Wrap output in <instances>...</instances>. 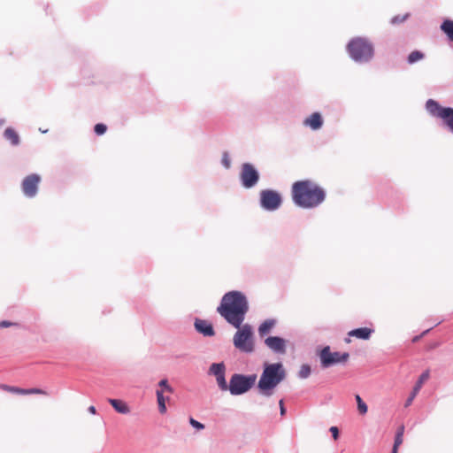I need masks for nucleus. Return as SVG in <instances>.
Segmentation results:
<instances>
[{
    "mask_svg": "<svg viewBox=\"0 0 453 453\" xmlns=\"http://www.w3.org/2000/svg\"><path fill=\"white\" fill-rule=\"evenodd\" d=\"M265 345L276 353L284 354L286 352V342L278 336L267 337L265 341Z\"/></svg>",
    "mask_w": 453,
    "mask_h": 453,
    "instance_id": "f8f14e48",
    "label": "nucleus"
},
{
    "mask_svg": "<svg viewBox=\"0 0 453 453\" xmlns=\"http://www.w3.org/2000/svg\"><path fill=\"white\" fill-rule=\"evenodd\" d=\"M426 109L427 111L434 116L438 117L441 119V114L443 110H445L447 107H441L436 101L433 99H429L426 102Z\"/></svg>",
    "mask_w": 453,
    "mask_h": 453,
    "instance_id": "f3484780",
    "label": "nucleus"
},
{
    "mask_svg": "<svg viewBox=\"0 0 453 453\" xmlns=\"http://www.w3.org/2000/svg\"><path fill=\"white\" fill-rule=\"evenodd\" d=\"M275 326L274 319L265 320L258 327V333L261 336L268 334L271 329Z\"/></svg>",
    "mask_w": 453,
    "mask_h": 453,
    "instance_id": "412c9836",
    "label": "nucleus"
},
{
    "mask_svg": "<svg viewBox=\"0 0 453 453\" xmlns=\"http://www.w3.org/2000/svg\"><path fill=\"white\" fill-rule=\"evenodd\" d=\"M311 366L309 365H303L300 368L298 375L301 379H306L311 374Z\"/></svg>",
    "mask_w": 453,
    "mask_h": 453,
    "instance_id": "cd10ccee",
    "label": "nucleus"
},
{
    "mask_svg": "<svg viewBox=\"0 0 453 453\" xmlns=\"http://www.w3.org/2000/svg\"><path fill=\"white\" fill-rule=\"evenodd\" d=\"M164 394V390H157V401L159 412L161 414H165L166 412L165 402L169 400V396H165Z\"/></svg>",
    "mask_w": 453,
    "mask_h": 453,
    "instance_id": "6ab92c4d",
    "label": "nucleus"
},
{
    "mask_svg": "<svg viewBox=\"0 0 453 453\" xmlns=\"http://www.w3.org/2000/svg\"><path fill=\"white\" fill-rule=\"evenodd\" d=\"M252 336L253 332L250 325L240 326L233 338L234 347L242 352H252L254 350Z\"/></svg>",
    "mask_w": 453,
    "mask_h": 453,
    "instance_id": "39448f33",
    "label": "nucleus"
},
{
    "mask_svg": "<svg viewBox=\"0 0 453 453\" xmlns=\"http://www.w3.org/2000/svg\"><path fill=\"white\" fill-rule=\"evenodd\" d=\"M321 365L326 368L338 363L346 362L349 358L348 353L331 352L330 348L325 347L319 355Z\"/></svg>",
    "mask_w": 453,
    "mask_h": 453,
    "instance_id": "1a4fd4ad",
    "label": "nucleus"
},
{
    "mask_svg": "<svg viewBox=\"0 0 453 453\" xmlns=\"http://www.w3.org/2000/svg\"><path fill=\"white\" fill-rule=\"evenodd\" d=\"M405 19V17H400V16H395L392 19V23L393 24H397V23H400V22H403V20Z\"/></svg>",
    "mask_w": 453,
    "mask_h": 453,
    "instance_id": "e433bc0d",
    "label": "nucleus"
},
{
    "mask_svg": "<svg viewBox=\"0 0 453 453\" xmlns=\"http://www.w3.org/2000/svg\"><path fill=\"white\" fill-rule=\"evenodd\" d=\"M403 433H404V426H400L397 429L396 435L403 436Z\"/></svg>",
    "mask_w": 453,
    "mask_h": 453,
    "instance_id": "58836bf2",
    "label": "nucleus"
},
{
    "mask_svg": "<svg viewBox=\"0 0 453 453\" xmlns=\"http://www.w3.org/2000/svg\"><path fill=\"white\" fill-rule=\"evenodd\" d=\"M303 124L310 127L313 130H317L322 127L323 119L319 112H314L304 119Z\"/></svg>",
    "mask_w": 453,
    "mask_h": 453,
    "instance_id": "4468645a",
    "label": "nucleus"
},
{
    "mask_svg": "<svg viewBox=\"0 0 453 453\" xmlns=\"http://www.w3.org/2000/svg\"><path fill=\"white\" fill-rule=\"evenodd\" d=\"M41 177L36 173L27 175L22 181L21 188L24 195L27 197H34L38 189Z\"/></svg>",
    "mask_w": 453,
    "mask_h": 453,
    "instance_id": "9d476101",
    "label": "nucleus"
},
{
    "mask_svg": "<svg viewBox=\"0 0 453 453\" xmlns=\"http://www.w3.org/2000/svg\"><path fill=\"white\" fill-rule=\"evenodd\" d=\"M424 58V54L418 50H414L411 52V54L408 56V62L409 64H414L421 59Z\"/></svg>",
    "mask_w": 453,
    "mask_h": 453,
    "instance_id": "393cba45",
    "label": "nucleus"
},
{
    "mask_svg": "<svg viewBox=\"0 0 453 453\" xmlns=\"http://www.w3.org/2000/svg\"><path fill=\"white\" fill-rule=\"evenodd\" d=\"M441 29L447 35L450 41H453V20H444L441 25Z\"/></svg>",
    "mask_w": 453,
    "mask_h": 453,
    "instance_id": "4be33fe9",
    "label": "nucleus"
},
{
    "mask_svg": "<svg viewBox=\"0 0 453 453\" xmlns=\"http://www.w3.org/2000/svg\"><path fill=\"white\" fill-rule=\"evenodd\" d=\"M257 375H242L234 373L229 380V391L233 395H242L248 392L255 384Z\"/></svg>",
    "mask_w": 453,
    "mask_h": 453,
    "instance_id": "423d86ee",
    "label": "nucleus"
},
{
    "mask_svg": "<svg viewBox=\"0 0 453 453\" xmlns=\"http://www.w3.org/2000/svg\"><path fill=\"white\" fill-rule=\"evenodd\" d=\"M222 165L226 167V168H229L230 165H231V161H230V158H229V156H228V153L227 152H224L223 153V156H222Z\"/></svg>",
    "mask_w": 453,
    "mask_h": 453,
    "instance_id": "2f4dec72",
    "label": "nucleus"
},
{
    "mask_svg": "<svg viewBox=\"0 0 453 453\" xmlns=\"http://www.w3.org/2000/svg\"><path fill=\"white\" fill-rule=\"evenodd\" d=\"M441 119L444 126L453 133V108L448 107L441 111Z\"/></svg>",
    "mask_w": 453,
    "mask_h": 453,
    "instance_id": "dca6fc26",
    "label": "nucleus"
},
{
    "mask_svg": "<svg viewBox=\"0 0 453 453\" xmlns=\"http://www.w3.org/2000/svg\"><path fill=\"white\" fill-rule=\"evenodd\" d=\"M0 389L17 395H47V393L41 388H20L18 387L9 386L6 384H0Z\"/></svg>",
    "mask_w": 453,
    "mask_h": 453,
    "instance_id": "9b49d317",
    "label": "nucleus"
},
{
    "mask_svg": "<svg viewBox=\"0 0 453 453\" xmlns=\"http://www.w3.org/2000/svg\"><path fill=\"white\" fill-rule=\"evenodd\" d=\"M348 51L356 61H368L373 55L370 42L362 38H355L348 44Z\"/></svg>",
    "mask_w": 453,
    "mask_h": 453,
    "instance_id": "20e7f679",
    "label": "nucleus"
},
{
    "mask_svg": "<svg viewBox=\"0 0 453 453\" xmlns=\"http://www.w3.org/2000/svg\"><path fill=\"white\" fill-rule=\"evenodd\" d=\"M240 179L244 188H250L257 183L259 173L253 165L244 163L242 165Z\"/></svg>",
    "mask_w": 453,
    "mask_h": 453,
    "instance_id": "6e6552de",
    "label": "nucleus"
},
{
    "mask_svg": "<svg viewBox=\"0 0 453 453\" xmlns=\"http://www.w3.org/2000/svg\"><path fill=\"white\" fill-rule=\"evenodd\" d=\"M418 393H415L414 390H412V393L411 394V395L409 396V398L407 399L406 401V403H405V406H409L411 404L413 399L415 398V396L417 395Z\"/></svg>",
    "mask_w": 453,
    "mask_h": 453,
    "instance_id": "c9c22d12",
    "label": "nucleus"
},
{
    "mask_svg": "<svg viewBox=\"0 0 453 453\" xmlns=\"http://www.w3.org/2000/svg\"><path fill=\"white\" fill-rule=\"evenodd\" d=\"M285 377L286 371L281 363L265 364L257 387L263 395L270 396L274 388H276Z\"/></svg>",
    "mask_w": 453,
    "mask_h": 453,
    "instance_id": "7ed1b4c3",
    "label": "nucleus"
},
{
    "mask_svg": "<svg viewBox=\"0 0 453 453\" xmlns=\"http://www.w3.org/2000/svg\"><path fill=\"white\" fill-rule=\"evenodd\" d=\"M291 197L296 205L313 209L325 201L326 191L311 180H297L292 184Z\"/></svg>",
    "mask_w": 453,
    "mask_h": 453,
    "instance_id": "f03ea898",
    "label": "nucleus"
},
{
    "mask_svg": "<svg viewBox=\"0 0 453 453\" xmlns=\"http://www.w3.org/2000/svg\"><path fill=\"white\" fill-rule=\"evenodd\" d=\"M217 383L222 391L229 390V384L226 383L225 374L216 377Z\"/></svg>",
    "mask_w": 453,
    "mask_h": 453,
    "instance_id": "a878e982",
    "label": "nucleus"
},
{
    "mask_svg": "<svg viewBox=\"0 0 453 453\" xmlns=\"http://www.w3.org/2000/svg\"><path fill=\"white\" fill-rule=\"evenodd\" d=\"M88 411L94 415L96 413V410L95 406H93V405L88 407Z\"/></svg>",
    "mask_w": 453,
    "mask_h": 453,
    "instance_id": "ea45409f",
    "label": "nucleus"
},
{
    "mask_svg": "<svg viewBox=\"0 0 453 453\" xmlns=\"http://www.w3.org/2000/svg\"><path fill=\"white\" fill-rule=\"evenodd\" d=\"M403 436L395 434V443H394L393 448L398 449L399 446L403 443Z\"/></svg>",
    "mask_w": 453,
    "mask_h": 453,
    "instance_id": "473e14b6",
    "label": "nucleus"
},
{
    "mask_svg": "<svg viewBox=\"0 0 453 453\" xmlns=\"http://www.w3.org/2000/svg\"><path fill=\"white\" fill-rule=\"evenodd\" d=\"M195 327L199 333L205 336H212L215 334L212 325L203 319H196L195 322Z\"/></svg>",
    "mask_w": 453,
    "mask_h": 453,
    "instance_id": "ddd939ff",
    "label": "nucleus"
},
{
    "mask_svg": "<svg viewBox=\"0 0 453 453\" xmlns=\"http://www.w3.org/2000/svg\"><path fill=\"white\" fill-rule=\"evenodd\" d=\"M94 130L97 135H102L106 132L107 127L103 123H98L95 126Z\"/></svg>",
    "mask_w": 453,
    "mask_h": 453,
    "instance_id": "c756f323",
    "label": "nucleus"
},
{
    "mask_svg": "<svg viewBox=\"0 0 453 453\" xmlns=\"http://www.w3.org/2000/svg\"><path fill=\"white\" fill-rule=\"evenodd\" d=\"M397 451H398V449H396L393 448V449H392V452H391V453H397Z\"/></svg>",
    "mask_w": 453,
    "mask_h": 453,
    "instance_id": "a19ab883",
    "label": "nucleus"
},
{
    "mask_svg": "<svg viewBox=\"0 0 453 453\" xmlns=\"http://www.w3.org/2000/svg\"><path fill=\"white\" fill-rule=\"evenodd\" d=\"M282 199L279 192L264 189L260 192V204L267 211H275L281 205Z\"/></svg>",
    "mask_w": 453,
    "mask_h": 453,
    "instance_id": "0eeeda50",
    "label": "nucleus"
},
{
    "mask_svg": "<svg viewBox=\"0 0 453 453\" xmlns=\"http://www.w3.org/2000/svg\"><path fill=\"white\" fill-rule=\"evenodd\" d=\"M210 372L214 374L215 377L223 375L225 374V365L223 363H214L211 365Z\"/></svg>",
    "mask_w": 453,
    "mask_h": 453,
    "instance_id": "5701e85b",
    "label": "nucleus"
},
{
    "mask_svg": "<svg viewBox=\"0 0 453 453\" xmlns=\"http://www.w3.org/2000/svg\"><path fill=\"white\" fill-rule=\"evenodd\" d=\"M356 401H357V409H358V411L360 412V414H365L367 412V410H368L367 409V405L362 400L360 395H356Z\"/></svg>",
    "mask_w": 453,
    "mask_h": 453,
    "instance_id": "bb28decb",
    "label": "nucleus"
},
{
    "mask_svg": "<svg viewBox=\"0 0 453 453\" xmlns=\"http://www.w3.org/2000/svg\"><path fill=\"white\" fill-rule=\"evenodd\" d=\"M4 137L11 142L12 145L19 143V136L18 133L12 127H7L4 133Z\"/></svg>",
    "mask_w": 453,
    "mask_h": 453,
    "instance_id": "aec40b11",
    "label": "nucleus"
},
{
    "mask_svg": "<svg viewBox=\"0 0 453 453\" xmlns=\"http://www.w3.org/2000/svg\"><path fill=\"white\" fill-rule=\"evenodd\" d=\"M249 311L246 296L239 291H230L221 299L217 311L233 326L239 328Z\"/></svg>",
    "mask_w": 453,
    "mask_h": 453,
    "instance_id": "f257e3e1",
    "label": "nucleus"
},
{
    "mask_svg": "<svg viewBox=\"0 0 453 453\" xmlns=\"http://www.w3.org/2000/svg\"><path fill=\"white\" fill-rule=\"evenodd\" d=\"M18 326L17 323H12V322H10V321H7V320H3L0 322V328H4V327H9V326Z\"/></svg>",
    "mask_w": 453,
    "mask_h": 453,
    "instance_id": "72a5a7b5",
    "label": "nucleus"
},
{
    "mask_svg": "<svg viewBox=\"0 0 453 453\" xmlns=\"http://www.w3.org/2000/svg\"><path fill=\"white\" fill-rule=\"evenodd\" d=\"M279 405H280V415H281V416H284V415H285V413H286V408H285V406H284V402H283V400H280V401L279 402Z\"/></svg>",
    "mask_w": 453,
    "mask_h": 453,
    "instance_id": "4c0bfd02",
    "label": "nucleus"
},
{
    "mask_svg": "<svg viewBox=\"0 0 453 453\" xmlns=\"http://www.w3.org/2000/svg\"><path fill=\"white\" fill-rule=\"evenodd\" d=\"M189 424L197 430H203L204 428V425L196 420L193 418H189Z\"/></svg>",
    "mask_w": 453,
    "mask_h": 453,
    "instance_id": "7c9ffc66",
    "label": "nucleus"
},
{
    "mask_svg": "<svg viewBox=\"0 0 453 453\" xmlns=\"http://www.w3.org/2000/svg\"><path fill=\"white\" fill-rule=\"evenodd\" d=\"M372 332V329H370L368 327H360L349 331L348 333V335L350 337H356L362 340H368L371 337Z\"/></svg>",
    "mask_w": 453,
    "mask_h": 453,
    "instance_id": "2eb2a0df",
    "label": "nucleus"
},
{
    "mask_svg": "<svg viewBox=\"0 0 453 453\" xmlns=\"http://www.w3.org/2000/svg\"><path fill=\"white\" fill-rule=\"evenodd\" d=\"M330 432L332 433L333 438L336 441L339 437V430L336 426H332L330 428Z\"/></svg>",
    "mask_w": 453,
    "mask_h": 453,
    "instance_id": "f704fd0d",
    "label": "nucleus"
},
{
    "mask_svg": "<svg viewBox=\"0 0 453 453\" xmlns=\"http://www.w3.org/2000/svg\"><path fill=\"white\" fill-rule=\"evenodd\" d=\"M429 371H425L418 378L415 387L413 388V390L415 393H418L420 388H422L423 384L429 379Z\"/></svg>",
    "mask_w": 453,
    "mask_h": 453,
    "instance_id": "b1692460",
    "label": "nucleus"
},
{
    "mask_svg": "<svg viewBox=\"0 0 453 453\" xmlns=\"http://www.w3.org/2000/svg\"><path fill=\"white\" fill-rule=\"evenodd\" d=\"M108 402L119 413L127 414L130 411L129 407L122 400L109 399Z\"/></svg>",
    "mask_w": 453,
    "mask_h": 453,
    "instance_id": "a211bd4d",
    "label": "nucleus"
},
{
    "mask_svg": "<svg viewBox=\"0 0 453 453\" xmlns=\"http://www.w3.org/2000/svg\"><path fill=\"white\" fill-rule=\"evenodd\" d=\"M158 386L161 388L160 390H164V393L173 394V388L168 384V380L164 379L161 380L158 383Z\"/></svg>",
    "mask_w": 453,
    "mask_h": 453,
    "instance_id": "c85d7f7f",
    "label": "nucleus"
}]
</instances>
